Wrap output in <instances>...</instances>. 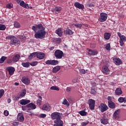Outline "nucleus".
<instances>
[{"instance_id": "20", "label": "nucleus", "mask_w": 126, "mask_h": 126, "mask_svg": "<svg viewBox=\"0 0 126 126\" xmlns=\"http://www.w3.org/2000/svg\"><path fill=\"white\" fill-rule=\"evenodd\" d=\"M17 119L20 121V122H23L24 121V117L22 113H19L17 116Z\"/></svg>"}, {"instance_id": "45", "label": "nucleus", "mask_w": 126, "mask_h": 126, "mask_svg": "<svg viewBox=\"0 0 126 126\" xmlns=\"http://www.w3.org/2000/svg\"><path fill=\"white\" fill-rule=\"evenodd\" d=\"M6 8H9V9L12 8L13 7V4L12 3H8L6 5Z\"/></svg>"}, {"instance_id": "1", "label": "nucleus", "mask_w": 126, "mask_h": 126, "mask_svg": "<svg viewBox=\"0 0 126 126\" xmlns=\"http://www.w3.org/2000/svg\"><path fill=\"white\" fill-rule=\"evenodd\" d=\"M32 29L35 32L34 37L36 39H44L45 38L46 32L45 31V28L43 27L42 24L33 26Z\"/></svg>"}, {"instance_id": "42", "label": "nucleus", "mask_w": 126, "mask_h": 126, "mask_svg": "<svg viewBox=\"0 0 126 126\" xmlns=\"http://www.w3.org/2000/svg\"><path fill=\"white\" fill-rule=\"evenodd\" d=\"M105 49L107 51H110V49H111V45L110 43H107L105 45Z\"/></svg>"}, {"instance_id": "28", "label": "nucleus", "mask_w": 126, "mask_h": 126, "mask_svg": "<svg viewBox=\"0 0 126 126\" xmlns=\"http://www.w3.org/2000/svg\"><path fill=\"white\" fill-rule=\"evenodd\" d=\"M61 69V66H56L54 68H53L52 71L53 73H57L59 70Z\"/></svg>"}, {"instance_id": "62", "label": "nucleus", "mask_w": 126, "mask_h": 126, "mask_svg": "<svg viewBox=\"0 0 126 126\" xmlns=\"http://www.w3.org/2000/svg\"><path fill=\"white\" fill-rule=\"evenodd\" d=\"M7 63H12V61L10 59H9L7 61Z\"/></svg>"}, {"instance_id": "35", "label": "nucleus", "mask_w": 126, "mask_h": 126, "mask_svg": "<svg viewBox=\"0 0 126 126\" xmlns=\"http://www.w3.org/2000/svg\"><path fill=\"white\" fill-rule=\"evenodd\" d=\"M6 29V26L4 25L0 24V31H4Z\"/></svg>"}, {"instance_id": "54", "label": "nucleus", "mask_w": 126, "mask_h": 126, "mask_svg": "<svg viewBox=\"0 0 126 126\" xmlns=\"http://www.w3.org/2000/svg\"><path fill=\"white\" fill-rule=\"evenodd\" d=\"M91 93L93 95H95V94H96V91H95V90L94 89H92L91 91Z\"/></svg>"}, {"instance_id": "58", "label": "nucleus", "mask_w": 126, "mask_h": 126, "mask_svg": "<svg viewBox=\"0 0 126 126\" xmlns=\"http://www.w3.org/2000/svg\"><path fill=\"white\" fill-rule=\"evenodd\" d=\"M107 100H108V102H112V97L111 96H108L107 97Z\"/></svg>"}, {"instance_id": "29", "label": "nucleus", "mask_w": 126, "mask_h": 126, "mask_svg": "<svg viewBox=\"0 0 126 126\" xmlns=\"http://www.w3.org/2000/svg\"><path fill=\"white\" fill-rule=\"evenodd\" d=\"M108 106L111 109H114L116 107L115 103L113 101H108Z\"/></svg>"}, {"instance_id": "61", "label": "nucleus", "mask_w": 126, "mask_h": 126, "mask_svg": "<svg viewBox=\"0 0 126 126\" xmlns=\"http://www.w3.org/2000/svg\"><path fill=\"white\" fill-rule=\"evenodd\" d=\"M66 91H67V92H70V91L71 90V88H70V87H67V88H66Z\"/></svg>"}, {"instance_id": "27", "label": "nucleus", "mask_w": 126, "mask_h": 126, "mask_svg": "<svg viewBox=\"0 0 126 126\" xmlns=\"http://www.w3.org/2000/svg\"><path fill=\"white\" fill-rule=\"evenodd\" d=\"M37 52H34L30 54L29 56V60H32V59L35 58V57H37Z\"/></svg>"}, {"instance_id": "31", "label": "nucleus", "mask_w": 126, "mask_h": 126, "mask_svg": "<svg viewBox=\"0 0 126 126\" xmlns=\"http://www.w3.org/2000/svg\"><path fill=\"white\" fill-rule=\"evenodd\" d=\"M20 5H21V6H22L23 7H24V8H26L27 6H28V4L25 3L24 1L22 0L20 1Z\"/></svg>"}, {"instance_id": "49", "label": "nucleus", "mask_w": 126, "mask_h": 126, "mask_svg": "<svg viewBox=\"0 0 126 126\" xmlns=\"http://www.w3.org/2000/svg\"><path fill=\"white\" fill-rule=\"evenodd\" d=\"M31 65L32 66H35V65H37L38 64V62H33L30 63Z\"/></svg>"}, {"instance_id": "63", "label": "nucleus", "mask_w": 126, "mask_h": 126, "mask_svg": "<svg viewBox=\"0 0 126 126\" xmlns=\"http://www.w3.org/2000/svg\"><path fill=\"white\" fill-rule=\"evenodd\" d=\"M88 6H89V7H93V6H94V5L92 4H88Z\"/></svg>"}, {"instance_id": "43", "label": "nucleus", "mask_w": 126, "mask_h": 126, "mask_svg": "<svg viewBox=\"0 0 126 126\" xmlns=\"http://www.w3.org/2000/svg\"><path fill=\"white\" fill-rule=\"evenodd\" d=\"M57 64H59V61L58 60H52V65H57Z\"/></svg>"}, {"instance_id": "16", "label": "nucleus", "mask_w": 126, "mask_h": 126, "mask_svg": "<svg viewBox=\"0 0 126 126\" xmlns=\"http://www.w3.org/2000/svg\"><path fill=\"white\" fill-rule=\"evenodd\" d=\"M113 117L114 119H115V120H118L120 118V110H117L115 111L113 115Z\"/></svg>"}, {"instance_id": "8", "label": "nucleus", "mask_w": 126, "mask_h": 126, "mask_svg": "<svg viewBox=\"0 0 126 126\" xmlns=\"http://www.w3.org/2000/svg\"><path fill=\"white\" fill-rule=\"evenodd\" d=\"M113 61L116 65H120V64H122V63H123L122 60L118 57H115L113 58Z\"/></svg>"}, {"instance_id": "57", "label": "nucleus", "mask_w": 126, "mask_h": 126, "mask_svg": "<svg viewBox=\"0 0 126 126\" xmlns=\"http://www.w3.org/2000/svg\"><path fill=\"white\" fill-rule=\"evenodd\" d=\"M120 44L121 47H123V46L125 45V43H124V41H122V40H120Z\"/></svg>"}, {"instance_id": "7", "label": "nucleus", "mask_w": 126, "mask_h": 126, "mask_svg": "<svg viewBox=\"0 0 126 126\" xmlns=\"http://www.w3.org/2000/svg\"><path fill=\"white\" fill-rule=\"evenodd\" d=\"M88 104L90 106V109L94 110L95 108V101L94 99H89Z\"/></svg>"}, {"instance_id": "11", "label": "nucleus", "mask_w": 126, "mask_h": 126, "mask_svg": "<svg viewBox=\"0 0 126 126\" xmlns=\"http://www.w3.org/2000/svg\"><path fill=\"white\" fill-rule=\"evenodd\" d=\"M7 70L9 72V75H13L14 71H15V68L12 66H9L6 68Z\"/></svg>"}, {"instance_id": "4", "label": "nucleus", "mask_w": 126, "mask_h": 126, "mask_svg": "<svg viewBox=\"0 0 126 126\" xmlns=\"http://www.w3.org/2000/svg\"><path fill=\"white\" fill-rule=\"evenodd\" d=\"M55 58L57 59H61L63 57V52L62 50H57L54 53Z\"/></svg>"}, {"instance_id": "32", "label": "nucleus", "mask_w": 126, "mask_h": 126, "mask_svg": "<svg viewBox=\"0 0 126 126\" xmlns=\"http://www.w3.org/2000/svg\"><path fill=\"white\" fill-rule=\"evenodd\" d=\"M73 25H74L75 27L77 28H81L82 27H83L84 26V24H73Z\"/></svg>"}, {"instance_id": "48", "label": "nucleus", "mask_w": 126, "mask_h": 126, "mask_svg": "<svg viewBox=\"0 0 126 126\" xmlns=\"http://www.w3.org/2000/svg\"><path fill=\"white\" fill-rule=\"evenodd\" d=\"M120 41H126V37L125 36V35H123L120 37Z\"/></svg>"}, {"instance_id": "2", "label": "nucleus", "mask_w": 126, "mask_h": 126, "mask_svg": "<svg viewBox=\"0 0 126 126\" xmlns=\"http://www.w3.org/2000/svg\"><path fill=\"white\" fill-rule=\"evenodd\" d=\"M6 40H10L9 44L10 46L13 45H19L20 41H18L17 38L13 35H8L5 37Z\"/></svg>"}, {"instance_id": "9", "label": "nucleus", "mask_w": 126, "mask_h": 126, "mask_svg": "<svg viewBox=\"0 0 126 126\" xmlns=\"http://www.w3.org/2000/svg\"><path fill=\"white\" fill-rule=\"evenodd\" d=\"M26 95V90H22L19 94L18 96L16 98V100H19V98H23Z\"/></svg>"}, {"instance_id": "59", "label": "nucleus", "mask_w": 126, "mask_h": 126, "mask_svg": "<svg viewBox=\"0 0 126 126\" xmlns=\"http://www.w3.org/2000/svg\"><path fill=\"white\" fill-rule=\"evenodd\" d=\"M26 8H27V9H32V8H33V7H32V6H29V5L28 4V6H27V7H26Z\"/></svg>"}, {"instance_id": "38", "label": "nucleus", "mask_w": 126, "mask_h": 126, "mask_svg": "<svg viewBox=\"0 0 126 126\" xmlns=\"http://www.w3.org/2000/svg\"><path fill=\"white\" fill-rule=\"evenodd\" d=\"M62 7H56L55 8H54V11H57V12H61V11H62Z\"/></svg>"}, {"instance_id": "17", "label": "nucleus", "mask_w": 126, "mask_h": 126, "mask_svg": "<svg viewBox=\"0 0 126 126\" xmlns=\"http://www.w3.org/2000/svg\"><path fill=\"white\" fill-rule=\"evenodd\" d=\"M87 51H89V56H96V55L98 54V52L97 51L89 49V48H87Z\"/></svg>"}, {"instance_id": "24", "label": "nucleus", "mask_w": 126, "mask_h": 126, "mask_svg": "<svg viewBox=\"0 0 126 126\" xmlns=\"http://www.w3.org/2000/svg\"><path fill=\"white\" fill-rule=\"evenodd\" d=\"M63 29L62 28H59L56 31V34H57L60 37H62L63 35Z\"/></svg>"}, {"instance_id": "36", "label": "nucleus", "mask_w": 126, "mask_h": 126, "mask_svg": "<svg viewBox=\"0 0 126 126\" xmlns=\"http://www.w3.org/2000/svg\"><path fill=\"white\" fill-rule=\"evenodd\" d=\"M79 114H80L81 116L84 117L85 116H86V115H87V112H85V111L82 110V111H79Z\"/></svg>"}, {"instance_id": "3", "label": "nucleus", "mask_w": 126, "mask_h": 126, "mask_svg": "<svg viewBox=\"0 0 126 126\" xmlns=\"http://www.w3.org/2000/svg\"><path fill=\"white\" fill-rule=\"evenodd\" d=\"M51 118L54 121H60L62 118V114L59 112H54L51 114Z\"/></svg>"}, {"instance_id": "10", "label": "nucleus", "mask_w": 126, "mask_h": 126, "mask_svg": "<svg viewBox=\"0 0 126 126\" xmlns=\"http://www.w3.org/2000/svg\"><path fill=\"white\" fill-rule=\"evenodd\" d=\"M22 82L26 85H29L30 84V79L27 77H23L22 78Z\"/></svg>"}, {"instance_id": "51", "label": "nucleus", "mask_w": 126, "mask_h": 126, "mask_svg": "<svg viewBox=\"0 0 126 126\" xmlns=\"http://www.w3.org/2000/svg\"><path fill=\"white\" fill-rule=\"evenodd\" d=\"M118 101L120 102V103H123V102L125 101V98L121 97L118 99Z\"/></svg>"}, {"instance_id": "41", "label": "nucleus", "mask_w": 126, "mask_h": 126, "mask_svg": "<svg viewBox=\"0 0 126 126\" xmlns=\"http://www.w3.org/2000/svg\"><path fill=\"white\" fill-rule=\"evenodd\" d=\"M22 65L24 66V67H29V63L26 62V63H22Z\"/></svg>"}, {"instance_id": "50", "label": "nucleus", "mask_w": 126, "mask_h": 126, "mask_svg": "<svg viewBox=\"0 0 126 126\" xmlns=\"http://www.w3.org/2000/svg\"><path fill=\"white\" fill-rule=\"evenodd\" d=\"M88 124H89V121H86L85 122H82L81 125L82 126H87Z\"/></svg>"}, {"instance_id": "40", "label": "nucleus", "mask_w": 126, "mask_h": 126, "mask_svg": "<svg viewBox=\"0 0 126 126\" xmlns=\"http://www.w3.org/2000/svg\"><path fill=\"white\" fill-rule=\"evenodd\" d=\"M6 59V57L2 56L0 59V63H3Z\"/></svg>"}, {"instance_id": "52", "label": "nucleus", "mask_w": 126, "mask_h": 126, "mask_svg": "<svg viewBox=\"0 0 126 126\" xmlns=\"http://www.w3.org/2000/svg\"><path fill=\"white\" fill-rule=\"evenodd\" d=\"M52 61L53 60H47L46 62L45 63L46 64H50L52 65Z\"/></svg>"}, {"instance_id": "15", "label": "nucleus", "mask_w": 126, "mask_h": 126, "mask_svg": "<svg viewBox=\"0 0 126 126\" xmlns=\"http://www.w3.org/2000/svg\"><path fill=\"white\" fill-rule=\"evenodd\" d=\"M54 126H63V122L62 120L54 121Z\"/></svg>"}, {"instance_id": "5", "label": "nucleus", "mask_w": 126, "mask_h": 126, "mask_svg": "<svg viewBox=\"0 0 126 126\" xmlns=\"http://www.w3.org/2000/svg\"><path fill=\"white\" fill-rule=\"evenodd\" d=\"M107 18L108 14L105 13H101L99 18V21H100V22H104L107 20Z\"/></svg>"}, {"instance_id": "21", "label": "nucleus", "mask_w": 126, "mask_h": 126, "mask_svg": "<svg viewBox=\"0 0 126 126\" xmlns=\"http://www.w3.org/2000/svg\"><path fill=\"white\" fill-rule=\"evenodd\" d=\"M37 59H39V60H43L45 58V54L41 52L37 53Z\"/></svg>"}, {"instance_id": "14", "label": "nucleus", "mask_w": 126, "mask_h": 126, "mask_svg": "<svg viewBox=\"0 0 126 126\" xmlns=\"http://www.w3.org/2000/svg\"><path fill=\"white\" fill-rule=\"evenodd\" d=\"M64 33L68 36H70L71 35H73L74 32L71 31V30L67 28L64 31Z\"/></svg>"}, {"instance_id": "46", "label": "nucleus", "mask_w": 126, "mask_h": 126, "mask_svg": "<svg viewBox=\"0 0 126 126\" xmlns=\"http://www.w3.org/2000/svg\"><path fill=\"white\" fill-rule=\"evenodd\" d=\"M4 95V90H0V99Z\"/></svg>"}, {"instance_id": "33", "label": "nucleus", "mask_w": 126, "mask_h": 126, "mask_svg": "<svg viewBox=\"0 0 126 126\" xmlns=\"http://www.w3.org/2000/svg\"><path fill=\"white\" fill-rule=\"evenodd\" d=\"M62 104L63 105H66V106H67V107H68L69 106V102H68V101H67V100H66V99L64 98Z\"/></svg>"}, {"instance_id": "12", "label": "nucleus", "mask_w": 126, "mask_h": 126, "mask_svg": "<svg viewBox=\"0 0 126 126\" xmlns=\"http://www.w3.org/2000/svg\"><path fill=\"white\" fill-rule=\"evenodd\" d=\"M51 109V105L49 103H46L43 105L42 109L43 111H50Z\"/></svg>"}, {"instance_id": "39", "label": "nucleus", "mask_w": 126, "mask_h": 126, "mask_svg": "<svg viewBox=\"0 0 126 126\" xmlns=\"http://www.w3.org/2000/svg\"><path fill=\"white\" fill-rule=\"evenodd\" d=\"M14 26L15 28H20V24L18 23V22H15L14 23Z\"/></svg>"}, {"instance_id": "30", "label": "nucleus", "mask_w": 126, "mask_h": 126, "mask_svg": "<svg viewBox=\"0 0 126 126\" xmlns=\"http://www.w3.org/2000/svg\"><path fill=\"white\" fill-rule=\"evenodd\" d=\"M101 123L103 125H107L108 124V120L104 117H102L100 120Z\"/></svg>"}, {"instance_id": "37", "label": "nucleus", "mask_w": 126, "mask_h": 126, "mask_svg": "<svg viewBox=\"0 0 126 126\" xmlns=\"http://www.w3.org/2000/svg\"><path fill=\"white\" fill-rule=\"evenodd\" d=\"M51 90H56V91H59L60 90V89H59V87H58L57 86H53L51 87H50Z\"/></svg>"}, {"instance_id": "55", "label": "nucleus", "mask_w": 126, "mask_h": 126, "mask_svg": "<svg viewBox=\"0 0 126 126\" xmlns=\"http://www.w3.org/2000/svg\"><path fill=\"white\" fill-rule=\"evenodd\" d=\"M4 116H5L6 117H7V116H8V115H9L8 111H7V110L4 111Z\"/></svg>"}, {"instance_id": "23", "label": "nucleus", "mask_w": 126, "mask_h": 126, "mask_svg": "<svg viewBox=\"0 0 126 126\" xmlns=\"http://www.w3.org/2000/svg\"><path fill=\"white\" fill-rule=\"evenodd\" d=\"M29 103H30V100L22 99L20 100V104H21V105H27V104H29Z\"/></svg>"}, {"instance_id": "13", "label": "nucleus", "mask_w": 126, "mask_h": 126, "mask_svg": "<svg viewBox=\"0 0 126 126\" xmlns=\"http://www.w3.org/2000/svg\"><path fill=\"white\" fill-rule=\"evenodd\" d=\"M102 72L105 74H109L110 73V69L107 66H103L102 69Z\"/></svg>"}, {"instance_id": "44", "label": "nucleus", "mask_w": 126, "mask_h": 126, "mask_svg": "<svg viewBox=\"0 0 126 126\" xmlns=\"http://www.w3.org/2000/svg\"><path fill=\"white\" fill-rule=\"evenodd\" d=\"M47 116V115L45 114H41L38 115V118H41V119H44V118H46Z\"/></svg>"}, {"instance_id": "19", "label": "nucleus", "mask_w": 126, "mask_h": 126, "mask_svg": "<svg viewBox=\"0 0 126 126\" xmlns=\"http://www.w3.org/2000/svg\"><path fill=\"white\" fill-rule=\"evenodd\" d=\"M19 60H20V55L19 54H16L12 59L13 62L15 63L18 62Z\"/></svg>"}, {"instance_id": "47", "label": "nucleus", "mask_w": 126, "mask_h": 126, "mask_svg": "<svg viewBox=\"0 0 126 126\" xmlns=\"http://www.w3.org/2000/svg\"><path fill=\"white\" fill-rule=\"evenodd\" d=\"M55 41L57 44H60L62 42V39L60 38H55Z\"/></svg>"}, {"instance_id": "18", "label": "nucleus", "mask_w": 126, "mask_h": 126, "mask_svg": "<svg viewBox=\"0 0 126 126\" xmlns=\"http://www.w3.org/2000/svg\"><path fill=\"white\" fill-rule=\"evenodd\" d=\"M74 5L75 7L77 8H79V9H84V5L82 4H80L78 2H76L74 3Z\"/></svg>"}, {"instance_id": "25", "label": "nucleus", "mask_w": 126, "mask_h": 126, "mask_svg": "<svg viewBox=\"0 0 126 126\" xmlns=\"http://www.w3.org/2000/svg\"><path fill=\"white\" fill-rule=\"evenodd\" d=\"M27 107L28 108H32V110H35V109H36V105H35V104H34L33 103H29V104H28L27 105Z\"/></svg>"}, {"instance_id": "60", "label": "nucleus", "mask_w": 126, "mask_h": 126, "mask_svg": "<svg viewBox=\"0 0 126 126\" xmlns=\"http://www.w3.org/2000/svg\"><path fill=\"white\" fill-rule=\"evenodd\" d=\"M18 126V123L17 122L13 123V126Z\"/></svg>"}, {"instance_id": "53", "label": "nucleus", "mask_w": 126, "mask_h": 126, "mask_svg": "<svg viewBox=\"0 0 126 126\" xmlns=\"http://www.w3.org/2000/svg\"><path fill=\"white\" fill-rule=\"evenodd\" d=\"M79 71H80V73H82V74H85V73H86V71L84 69H80Z\"/></svg>"}, {"instance_id": "56", "label": "nucleus", "mask_w": 126, "mask_h": 126, "mask_svg": "<svg viewBox=\"0 0 126 126\" xmlns=\"http://www.w3.org/2000/svg\"><path fill=\"white\" fill-rule=\"evenodd\" d=\"M27 113H29V114L30 115V116H33V115H34V114L33 113H32L31 111H30V109H28L27 111Z\"/></svg>"}, {"instance_id": "34", "label": "nucleus", "mask_w": 126, "mask_h": 126, "mask_svg": "<svg viewBox=\"0 0 126 126\" xmlns=\"http://www.w3.org/2000/svg\"><path fill=\"white\" fill-rule=\"evenodd\" d=\"M38 98L39 99L37 100L36 103L38 106H41V104H42V96H39Z\"/></svg>"}, {"instance_id": "6", "label": "nucleus", "mask_w": 126, "mask_h": 126, "mask_svg": "<svg viewBox=\"0 0 126 126\" xmlns=\"http://www.w3.org/2000/svg\"><path fill=\"white\" fill-rule=\"evenodd\" d=\"M99 108L101 112V113H104V112H106L108 109H109V107L107 105L104 104V103H101L100 105L99 106Z\"/></svg>"}, {"instance_id": "64", "label": "nucleus", "mask_w": 126, "mask_h": 126, "mask_svg": "<svg viewBox=\"0 0 126 126\" xmlns=\"http://www.w3.org/2000/svg\"><path fill=\"white\" fill-rule=\"evenodd\" d=\"M117 34H118V36H119V38L121 37V36H122V34L121 33V32H117Z\"/></svg>"}, {"instance_id": "26", "label": "nucleus", "mask_w": 126, "mask_h": 126, "mask_svg": "<svg viewBox=\"0 0 126 126\" xmlns=\"http://www.w3.org/2000/svg\"><path fill=\"white\" fill-rule=\"evenodd\" d=\"M104 38L105 40H109L111 38V33L105 32L104 34Z\"/></svg>"}, {"instance_id": "22", "label": "nucleus", "mask_w": 126, "mask_h": 126, "mask_svg": "<svg viewBox=\"0 0 126 126\" xmlns=\"http://www.w3.org/2000/svg\"><path fill=\"white\" fill-rule=\"evenodd\" d=\"M115 94L120 96L123 94V91H122V89L121 88H117L115 90Z\"/></svg>"}]
</instances>
